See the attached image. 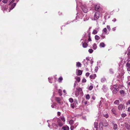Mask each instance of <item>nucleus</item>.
<instances>
[{
  "instance_id": "obj_9",
  "label": "nucleus",
  "mask_w": 130,
  "mask_h": 130,
  "mask_svg": "<svg viewBox=\"0 0 130 130\" xmlns=\"http://www.w3.org/2000/svg\"><path fill=\"white\" fill-rule=\"evenodd\" d=\"M84 16L83 13H81V14H79V15L76 17V18L77 19L78 17V19H82L83 17Z\"/></svg>"
},
{
  "instance_id": "obj_50",
  "label": "nucleus",
  "mask_w": 130,
  "mask_h": 130,
  "mask_svg": "<svg viewBox=\"0 0 130 130\" xmlns=\"http://www.w3.org/2000/svg\"><path fill=\"white\" fill-rule=\"evenodd\" d=\"M76 89L78 90V91H82V89L79 87V88H76Z\"/></svg>"
},
{
  "instance_id": "obj_8",
  "label": "nucleus",
  "mask_w": 130,
  "mask_h": 130,
  "mask_svg": "<svg viewBox=\"0 0 130 130\" xmlns=\"http://www.w3.org/2000/svg\"><path fill=\"white\" fill-rule=\"evenodd\" d=\"M102 89L105 92H106L108 89L107 86L105 85L103 86Z\"/></svg>"
},
{
  "instance_id": "obj_45",
  "label": "nucleus",
  "mask_w": 130,
  "mask_h": 130,
  "mask_svg": "<svg viewBox=\"0 0 130 130\" xmlns=\"http://www.w3.org/2000/svg\"><path fill=\"white\" fill-rule=\"evenodd\" d=\"M93 87L92 86H90L89 88V90H91L93 88Z\"/></svg>"
},
{
  "instance_id": "obj_4",
  "label": "nucleus",
  "mask_w": 130,
  "mask_h": 130,
  "mask_svg": "<svg viewBox=\"0 0 130 130\" xmlns=\"http://www.w3.org/2000/svg\"><path fill=\"white\" fill-rule=\"evenodd\" d=\"M55 100L56 101L61 105H62L63 104V102H61V100L58 97H56L55 98Z\"/></svg>"
},
{
  "instance_id": "obj_44",
  "label": "nucleus",
  "mask_w": 130,
  "mask_h": 130,
  "mask_svg": "<svg viewBox=\"0 0 130 130\" xmlns=\"http://www.w3.org/2000/svg\"><path fill=\"white\" fill-rule=\"evenodd\" d=\"M63 78L62 77H60L59 78V82H61Z\"/></svg>"
},
{
  "instance_id": "obj_11",
  "label": "nucleus",
  "mask_w": 130,
  "mask_h": 130,
  "mask_svg": "<svg viewBox=\"0 0 130 130\" xmlns=\"http://www.w3.org/2000/svg\"><path fill=\"white\" fill-rule=\"evenodd\" d=\"M96 76L95 74H92L90 76V78L91 79H95Z\"/></svg>"
},
{
  "instance_id": "obj_42",
  "label": "nucleus",
  "mask_w": 130,
  "mask_h": 130,
  "mask_svg": "<svg viewBox=\"0 0 130 130\" xmlns=\"http://www.w3.org/2000/svg\"><path fill=\"white\" fill-rule=\"evenodd\" d=\"M61 119L63 122H64L65 121V118L63 117H61Z\"/></svg>"
},
{
  "instance_id": "obj_56",
  "label": "nucleus",
  "mask_w": 130,
  "mask_h": 130,
  "mask_svg": "<svg viewBox=\"0 0 130 130\" xmlns=\"http://www.w3.org/2000/svg\"><path fill=\"white\" fill-rule=\"evenodd\" d=\"M101 125H102V121H101L99 123V126H101Z\"/></svg>"
},
{
  "instance_id": "obj_54",
  "label": "nucleus",
  "mask_w": 130,
  "mask_h": 130,
  "mask_svg": "<svg viewBox=\"0 0 130 130\" xmlns=\"http://www.w3.org/2000/svg\"><path fill=\"white\" fill-rule=\"evenodd\" d=\"M78 123H76L74 125V127L75 128L78 125Z\"/></svg>"
},
{
  "instance_id": "obj_35",
  "label": "nucleus",
  "mask_w": 130,
  "mask_h": 130,
  "mask_svg": "<svg viewBox=\"0 0 130 130\" xmlns=\"http://www.w3.org/2000/svg\"><path fill=\"white\" fill-rule=\"evenodd\" d=\"M103 116L106 118H107L108 117V115L107 114H103Z\"/></svg>"
},
{
  "instance_id": "obj_59",
  "label": "nucleus",
  "mask_w": 130,
  "mask_h": 130,
  "mask_svg": "<svg viewBox=\"0 0 130 130\" xmlns=\"http://www.w3.org/2000/svg\"><path fill=\"white\" fill-rule=\"evenodd\" d=\"M73 22V21H72V22ZM72 22L71 21H68L67 23V24H69L70 23H71Z\"/></svg>"
},
{
  "instance_id": "obj_37",
  "label": "nucleus",
  "mask_w": 130,
  "mask_h": 130,
  "mask_svg": "<svg viewBox=\"0 0 130 130\" xmlns=\"http://www.w3.org/2000/svg\"><path fill=\"white\" fill-rule=\"evenodd\" d=\"M97 32H98L96 30H94L93 31L92 34H96L97 33Z\"/></svg>"
},
{
  "instance_id": "obj_1",
  "label": "nucleus",
  "mask_w": 130,
  "mask_h": 130,
  "mask_svg": "<svg viewBox=\"0 0 130 130\" xmlns=\"http://www.w3.org/2000/svg\"><path fill=\"white\" fill-rule=\"evenodd\" d=\"M116 86L115 85L111 87L110 88L113 94L117 93L119 90V88H116Z\"/></svg>"
},
{
  "instance_id": "obj_30",
  "label": "nucleus",
  "mask_w": 130,
  "mask_h": 130,
  "mask_svg": "<svg viewBox=\"0 0 130 130\" xmlns=\"http://www.w3.org/2000/svg\"><path fill=\"white\" fill-rule=\"evenodd\" d=\"M74 121L73 120H70L69 121V124L71 125L72 124L74 123Z\"/></svg>"
},
{
  "instance_id": "obj_7",
  "label": "nucleus",
  "mask_w": 130,
  "mask_h": 130,
  "mask_svg": "<svg viewBox=\"0 0 130 130\" xmlns=\"http://www.w3.org/2000/svg\"><path fill=\"white\" fill-rule=\"evenodd\" d=\"M95 10H102V9L100 7L99 5H96L95 6Z\"/></svg>"
},
{
  "instance_id": "obj_34",
  "label": "nucleus",
  "mask_w": 130,
  "mask_h": 130,
  "mask_svg": "<svg viewBox=\"0 0 130 130\" xmlns=\"http://www.w3.org/2000/svg\"><path fill=\"white\" fill-rule=\"evenodd\" d=\"M90 34L89 33L88 34V36H89V38L88 39V41H91V40L90 38Z\"/></svg>"
},
{
  "instance_id": "obj_47",
  "label": "nucleus",
  "mask_w": 130,
  "mask_h": 130,
  "mask_svg": "<svg viewBox=\"0 0 130 130\" xmlns=\"http://www.w3.org/2000/svg\"><path fill=\"white\" fill-rule=\"evenodd\" d=\"M8 1L9 0H3L2 1V2L4 3H6L8 2Z\"/></svg>"
},
{
  "instance_id": "obj_23",
  "label": "nucleus",
  "mask_w": 130,
  "mask_h": 130,
  "mask_svg": "<svg viewBox=\"0 0 130 130\" xmlns=\"http://www.w3.org/2000/svg\"><path fill=\"white\" fill-rule=\"evenodd\" d=\"M48 79L49 82L51 83H52L53 81H52V80L53 79V78L52 77L50 78L49 77L48 78Z\"/></svg>"
},
{
  "instance_id": "obj_38",
  "label": "nucleus",
  "mask_w": 130,
  "mask_h": 130,
  "mask_svg": "<svg viewBox=\"0 0 130 130\" xmlns=\"http://www.w3.org/2000/svg\"><path fill=\"white\" fill-rule=\"evenodd\" d=\"M121 117L122 118H124L126 116V114L125 113H122L121 115Z\"/></svg>"
},
{
  "instance_id": "obj_17",
  "label": "nucleus",
  "mask_w": 130,
  "mask_h": 130,
  "mask_svg": "<svg viewBox=\"0 0 130 130\" xmlns=\"http://www.w3.org/2000/svg\"><path fill=\"white\" fill-rule=\"evenodd\" d=\"M88 44L86 43H83L82 44V46L83 47L86 48L88 46Z\"/></svg>"
},
{
  "instance_id": "obj_22",
  "label": "nucleus",
  "mask_w": 130,
  "mask_h": 130,
  "mask_svg": "<svg viewBox=\"0 0 130 130\" xmlns=\"http://www.w3.org/2000/svg\"><path fill=\"white\" fill-rule=\"evenodd\" d=\"M117 128V125L116 124H114L113 128L114 130L116 129Z\"/></svg>"
},
{
  "instance_id": "obj_46",
  "label": "nucleus",
  "mask_w": 130,
  "mask_h": 130,
  "mask_svg": "<svg viewBox=\"0 0 130 130\" xmlns=\"http://www.w3.org/2000/svg\"><path fill=\"white\" fill-rule=\"evenodd\" d=\"M106 80V79L105 78H102L101 79V82L103 83Z\"/></svg>"
},
{
  "instance_id": "obj_48",
  "label": "nucleus",
  "mask_w": 130,
  "mask_h": 130,
  "mask_svg": "<svg viewBox=\"0 0 130 130\" xmlns=\"http://www.w3.org/2000/svg\"><path fill=\"white\" fill-rule=\"evenodd\" d=\"M107 30L106 28H105L104 29L103 31L105 34H107Z\"/></svg>"
},
{
  "instance_id": "obj_15",
  "label": "nucleus",
  "mask_w": 130,
  "mask_h": 130,
  "mask_svg": "<svg viewBox=\"0 0 130 130\" xmlns=\"http://www.w3.org/2000/svg\"><path fill=\"white\" fill-rule=\"evenodd\" d=\"M76 104L73 103L71 104V107L73 109L76 106Z\"/></svg>"
},
{
  "instance_id": "obj_58",
  "label": "nucleus",
  "mask_w": 130,
  "mask_h": 130,
  "mask_svg": "<svg viewBox=\"0 0 130 130\" xmlns=\"http://www.w3.org/2000/svg\"><path fill=\"white\" fill-rule=\"evenodd\" d=\"M92 99L93 100H94L95 99V97L94 96V95H92Z\"/></svg>"
},
{
  "instance_id": "obj_33",
  "label": "nucleus",
  "mask_w": 130,
  "mask_h": 130,
  "mask_svg": "<svg viewBox=\"0 0 130 130\" xmlns=\"http://www.w3.org/2000/svg\"><path fill=\"white\" fill-rule=\"evenodd\" d=\"M94 126L95 128H97L98 126V123L96 122H95L94 123Z\"/></svg>"
},
{
  "instance_id": "obj_16",
  "label": "nucleus",
  "mask_w": 130,
  "mask_h": 130,
  "mask_svg": "<svg viewBox=\"0 0 130 130\" xmlns=\"http://www.w3.org/2000/svg\"><path fill=\"white\" fill-rule=\"evenodd\" d=\"M92 48L94 50H95L97 48V46L96 44L95 43L94 44L92 45Z\"/></svg>"
},
{
  "instance_id": "obj_18",
  "label": "nucleus",
  "mask_w": 130,
  "mask_h": 130,
  "mask_svg": "<svg viewBox=\"0 0 130 130\" xmlns=\"http://www.w3.org/2000/svg\"><path fill=\"white\" fill-rule=\"evenodd\" d=\"M111 111H112V113L114 114L115 115H117V113H116V111L115 108H113L112 110Z\"/></svg>"
},
{
  "instance_id": "obj_20",
  "label": "nucleus",
  "mask_w": 130,
  "mask_h": 130,
  "mask_svg": "<svg viewBox=\"0 0 130 130\" xmlns=\"http://www.w3.org/2000/svg\"><path fill=\"white\" fill-rule=\"evenodd\" d=\"M82 71L80 70H78V71L77 72V75H81L82 74Z\"/></svg>"
},
{
  "instance_id": "obj_2",
  "label": "nucleus",
  "mask_w": 130,
  "mask_h": 130,
  "mask_svg": "<svg viewBox=\"0 0 130 130\" xmlns=\"http://www.w3.org/2000/svg\"><path fill=\"white\" fill-rule=\"evenodd\" d=\"M100 12H96L94 15V18L95 20H98L100 17Z\"/></svg>"
},
{
  "instance_id": "obj_10",
  "label": "nucleus",
  "mask_w": 130,
  "mask_h": 130,
  "mask_svg": "<svg viewBox=\"0 0 130 130\" xmlns=\"http://www.w3.org/2000/svg\"><path fill=\"white\" fill-rule=\"evenodd\" d=\"M126 66L127 68V71H130V63H129L127 62Z\"/></svg>"
},
{
  "instance_id": "obj_14",
  "label": "nucleus",
  "mask_w": 130,
  "mask_h": 130,
  "mask_svg": "<svg viewBox=\"0 0 130 130\" xmlns=\"http://www.w3.org/2000/svg\"><path fill=\"white\" fill-rule=\"evenodd\" d=\"M125 125L127 129L128 130H130V125H128L127 124H125Z\"/></svg>"
},
{
  "instance_id": "obj_3",
  "label": "nucleus",
  "mask_w": 130,
  "mask_h": 130,
  "mask_svg": "<svg viewBox=\"0 0 130 130\" xmlns=\"http://www.w3.org/2000/svg\"><path fill=\"white\" fill-rule=\"evenodd\" d=\"M82 10L85 13H87L88 10V9L85 5H82L81 7Z\"/></svg>"
},
{
  "instance_id": "obj_63",
  "label": "nucleus",
  "mask_w": 130,
  "mask_h": 130,
  "mask_svg": "<svg viewBox=\"0 0 130 130\" xmlns=\"http://www.w3.org/2000/svg\"><path fill=\"white\" fill-rule=\"evenodd\" d=\"M112 30L113 31H115V30H116V27H114V28H113L112 29Z\"/></svg>"
},
{
  "instance_id": "obj_28",
  "label": "nucleus",
  "mask_w": 130,
  "mask_h": 130,
  "mask_svg": "<svg viewBox=\"0 0 130 130\" xmlns=\"http://www.w3.org/2000/svg\"><path fill=\"white\" fill-rule=\"evenodd\" d=\"M75 79L78 83L80 82V78L79 77H76Z\"/></svg>"
},
{
  "instance_id": "obj_52",
  "label": "nucleus",
  "mask_w": 130,
  "mask_h": 130,
  "mask_svg": "<svg viewBox=\"0 0 130 130\" xmlns=\"http://www.w3.org/2000/svg\"><path fill=\"white\" fill-rule=\"evenodd\" d=\"M126 104L127 105H128L130 104V101L129 100H128L126 102Z\"/></svg>"
},
{
  "instance_id": "obj_43",
  "label": "nucleus",
  "mask_w": 130,
  "mask_h": 130,
  "mask_svg": "<svg viewBox=\"0 0 130 130\" xmlns=\"http://www.w3.org/2000/svg\"><path fill=\"white\" fill-rule=\"evenodd\" d=\"M101 36L102 37V39H103L105 37V35L104 34H102Z\"/></svg>"
},
{
  "instance_id": "obj_19",
  "label": "nucleus",
  "mask_w": 130,
  "mask_h": 130,
  "mask_svg": "<svg viewBox=\"0 0 130 130\" xmlns=\"http://www.w3.org/2000/svg\"><path fill=\"white\" fill-rule=\"evenodd\" d=\"M100 46L101 47H104L105 46V44L103 42H101L100 44Z\"/></svg>"
},
{
  "instance_id": "obj_25",
  "label": "nucleus",
  "mask_w": 130,
  "mask_h": 130,
  "mask_svg": "<svg viewBox=\"0 0 130 130\" xmlns=\"http://www.w3.org/2000/svg\"><path fill=\"white\" fill-rule=\"evenodd\" d=\"M109 73L111 74H113L114 73V72L113 70L112 69H109Z\"/></svg>"
},
{
  "instance_id": "obj_32",
  "label": "nucleus",
  "mask_w": 130,
  "mask_h": 130,
  "mask_svg": "<svg viewBox=\"0 0 130 130\" xmlns=\"http://www.w3.org/2000/svg\"><path fill=\"white\" fill-rule=\"evenodd\" d=\"M86 99L89 100L90 98V96L89 94H87L86 96Z\"/></svg>"
},
{
  "instance_id": "obj_26",
  "label": "nucleus",
  "mask_w": 130,
  "mask_h": 130,
  "mask_svg": "<svg viewBox=\"0 0 130 130\" xmlns=\"http://www.w3.org/2000/svg\"><path fill=\"white\" fill-rule=\"evenodd\" d=\"M95 40H98L100 39V37L97 35H96L95 36Z\"/></svg>"
},
{
  "instance_id": "obj_31",
  "label": "nucleus",
  "mask_w": 130,
  "mask_h": 130,
  "mask_svg": "<svg viewBox=\"0 0 130 130\" xmlns=\"http://www.w3.org/2000/svg\"><path fill=\"white\" fill-rule=\"evenodd\" d=\"M119 92L121 94H124L125 93L124 91L123 90H120Z\"/></svg>"
},
{
  "instance_id": "obj_51",
  "label": "nucleus",
  "mask_w": 130,
  "mask_h": 130,
  "mask_svg": "<svg viewBox=\"0 0 130 130\" xmlns=\"http://www.w3.org/2000/svg\"><path fill=\"white\" fill-rule=\"evenodd\" d=\"M86 79L85 78H84L82 80V83H85V82H86Z\"/></svg>"
},
{
  "instance_id": "obj_6",
  "label": "nucleus",
  "mask_w": 130,
  "mask_h": 130,
  "mask_svg": "<svg viewBox=\"0 0 130 130\" xmlns=\"http://www.w3.org/2000/svg\"><path fill=\"white\" fill-rule=\"evenodd\" d=\"M118 108L120 110H122L123 108L125 109L124 107V105L122 104H120L118 107Z\"/></svg>"
},
{
  "instance_id": "obj_57",
  "label": "nucleus",
  "mask_w": 130,
  "mask_h": 130,
  "mask_svg": "<svg viewBox=\"0 0 130 130\" xmlns=\"http://www.w3.org/2000/svg\"><path fill=\"white\" fill-rule=\"evenodd\" d=\"M107 29H108L110 30V26L109 25H107Z\"/></svg>"
},
{
  "instance_id": "obj_49",
  "label": "nucleus",
  "mask_w": 130,
  "mask_h": 130,
  "mask_svg": "<svg viewBox=\"0 0 130 130\" xmlns=\"http://www.w3.org/2000/svg\"><path fill=\"white\" fill-rule=\"evenodd\" d=\"M74 103L76 104H78V103L77 100H74Z\"/></svg>"
},
{
  "instance_id": "obj_60",
  "label": "nucleus",
  "mask_w": 130,
  "mask_h": 130,
  "mask_svg": "<svg viewBox=\"0 0 130 130\" xmlns=\"http://www.w3.org/2000/svg\"><path fill=\"white\" fill-rule=\"evenodd\" d=\"M86 60L87 61L89 60V59L88 57H87L86 58Z\"/></svg>"
},
{
  "instance_id": "obj_55",
  "label": "nucleus",
  "mask_w": 130,
  "mask_h": 130,
  "mask_svg": "<svg viewBox=\"0 0 130 130\" xmlns=\"http://www.w3.org/2000/svg\"><path fill=\"white\" fill-rule=\"evenodd\" d=\"M89 73L88 72H87V73H86V76L87 77L88 76H89Z\"/></svg>"
},
{
  "instance_id": "obj_27",
  "label": "nucleus",
  "mask_w": 130,
  "mask_h": 130,
  "mask_svg": "<svg viewBox=\"0 0 130 130\" xmlns=\"http://www.w3.org/2000/svg\"><path fill=\"white\" fill-rule=\"evenodd\" d=\"M51 107L52 108H56V104L55 103H54L51 105Z\"/></svg>"
},
{
  "instance_id": "obj_36",
  "label": "nucleus",
  "mask_w": 130,
  "mask_h": 130,
  "mask_svg": "<svg viewBox=\"0 0 130 130\" xmlns=\"http://www.w3.org/2000/svg\"><path fill=\"white\" fill-rule=\"evenodd\" d=\"M69 102L71 103H72L73 102V99L72 98H70L69 99Z\"/></svg>"
},
{
  "instance_id": "obj_13",
  "label": "nucleus",
  "mask_w": 130,
  "mask_h": 130,
  "mask_svg": "<svg viewBox=\"0 0 130 130\" xmlns=\"http://www.w3.org/2000/svg\"><path fill=\"white\" fill-rule=\"evenodd\" d=\"M16 5V4L15 3H13L11 7L10 8V9L11 10L13 9L14 8V7Z\"/></svg>"
},
{
  "instance_id": "obj_29",
  "label": "nucleus",
  "mask_w": 130,
  "mask_h": 130,
  "mask_svg": "<svg viewBox=\"0 0 130 130\" xmlns=\"http://www.w3.org/2000/svg\"><path fill=\"white\" fill-rule=\"evenodd\" d=\"M58 93L59 95L60 96H61L62 95V91L60 89H59L58 90Z\"/></svg>"
},
{
  "instance_id": "obj_41",
  "label": "nucleus",
  "mask_w": 130,
  "mask_h": 130,
  "mask_svg": "<svg viewBox=\"0 0 130 130\" xmlns=\"http://www.w3.org/2000/svg\"><path fill=\"white\" fill-rule=\"evenodd\" d=\"M79 92H75V95L76 97H77L79 95Z\"/></svg>"
},
{
  "instance_id": "obj_62",
  "label": "nucleus",
  "mask_w": 130,
  "mask_h": 130,
  "mask_svg": "<svg viewBox=\"0 0 130 130\" xmlns=\"http://www.w3.org/2000/svg\"><path fill=\"white\" fill-rule=\"evenodd\" d=\"M61 115V113L59 112H57V115H58L59 116H60Z\"/></svg>"
},
{
  "instance_id": "obj_12",
  "label": "nucleus",
  "mask_w": 130,
  "mask_h": 130,
  "mask_svg": "<svg viewBox=\"0 0 130 130\" xmlns=\"http://www.w3.org/2000/svg\"><path fill=\"white\" fill-rule=\"evenodd\" d=\"M62 129H63V130H69V128L68 126H66L63 127Z\"/></svg>"
},
{
  "instance_id": "obj_5",
  "label": "nucleus",
  "mask_w": 130,
  "mask_h": 130,
  "mask_svg": "<svg viewBox=\"0 0 130 130\" xmlns=\"http://www.w3.org/2000/svg\"><path fill=\"white\" fill-rule=\"evenodd\" d=\"M102 121V126H107L108 125L107 122L106 120L104 119Z\"/></svg>"
},
{
  "instance_id": "obj_40",
  "label": "nucleus",
  "mask_w": 130,
  "mask_h": 130,
  "mask_svg": "<svg viewBox=\"0 0 130 130\" xmlns=\"http://www.w3.org/2000/svg\"><path fill=\"white\" fill-rule=\"evenodd\" d=\"M88 52L90 53H91L93 52V50L92 49H90L89 50Z\"/></svg>"
},
{
  "instance_id": "obj_61",
  "label": "nucleus",
  "mask_w": 130,
  "mask_h": 130,
  "mask_svg": "<svg viewBox=\"0 0 130 130\" xmlns=\"http://www.w3.org/2000/svg\"><path fill=\"white\" fill-rule=\"evenodd\" d=\"M81 129V130H89L88 129H85V128H82Z\"/></svg>"
},
{
  "instance_id": "obj_24",
  "label": "nucleus",
  "mask_w": 130,
  "mask_h": 130,
  "mask_svg": "<svg viewBox=\"0 0 130 130\" xmlns=\"http://www.w3.org/2000/svg\"><path fill=\"white\" fill-rule=\"evenodd\" d=\"M76 66L77 67H81V64L79 62H76Z\"/></svg>"
},
{
  "instance_id": "obj_21",
  "label": "nucleus",
  "mask_w": 130,
  "mask_h": 130,
  "mask_svg": "<svg viewBox=\"0 0 130 130\" xmlns=\"http://www.w3.org/2000/svg\"><path fill=\"white\" fill-rule=\"evenodd\" d=\"M119 103L120 102L118 100H116L114 102V103L116 105H118Z\"/></svg>"
},
{
  "instance_id": "obj_64",
  "label": "nucleus",
  "mask_w": 130,
  "mask_h": 130,
  "mask_svg": "<svg viewBox=\"0 0 130 130\" xmlns=\"http://www.w3.org/2000/svg\"><path fill=\"white\" fill-rule=\"evenodd\" d=\"M127 111L128 112H130V107H128L127 109Z\"/></svg>"
},
{
  "instance_id": "obj_39",
  "label": "nucleus",
  "mask_w": 130,
  "mask_h": 130,
  "mask_svg": "<svg viewBox=\"0 0 130 130\" xmlns=\"http://www.w3.org/2000/svg\"><path fill=\"white\" fill-rule=\"evenodd\" d=\"M126 53H127V55L130 54V49H129V48L128 49Z\"/></svg>"
},
{
  "instance_id": "obj_53",
  "label": "nucleus",
  "mask_w": 130,
  "mask_h": 130,
  "mask_svg": "<svg viewBox=\"0 0 130 130\" xmlns=\"http://www.w3.org/2000/svg\"><path fill=\"white\" fill-rule=\"evenodd\" d=\"M74 127V126L71 125L70 127V129L71 130H73Z\"/></svg>"
}]
</instances>
